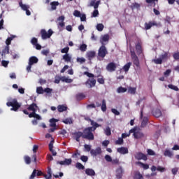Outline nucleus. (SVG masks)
Segmentation results:
<instances>
[{
  "label": "nucleus",
  "mask_w": 179,
  "mask_h": 179,
  "mask_svg": "<svg viewBox=\"0 0 179 179\" xmlns=\"http://www.w3.org/2000/svg\"><path fill=\"white\" fill-rule=\"evenodd\" d=\"M135 50L137 52V55H141V54H142V46L141 45L130 46V54H131L133 64L134 65H136L138 68L139 67V65H140L139 58L136 55V53H135Z\"/></svg>",
  "instance_id": "nucleus-1"
},
{
  "label": "nucleus",
  "mask_w": 179,
  "mask_h": 179,
  "mask_svg": "<svg viewBox=\"0 0 179 179\" xmlns=\"http://www.w3.org/2000/svg\"><path fill=\"white\" fill-rule=\"evenodd\" d=\"M37 108H38V106L35 103H33L29 106V107L27 108V110H29V111H32V113H31L29 115V118H36V120H41V116L36 113V112L37 111Z\"/></svg>",
  "instance_id": "nucleus-2"
},
{
  "label": "nucleus",
  "mask_w": 179,
  "mask_h": 179,
  "mask_svg": "<svg viewBox=\"0 0 179 179\" xmlns=\"http://www.w3.org/2000/svg\"><path fill=\"white\" fill-rule=\"evenodd\" d=\"M7 107H12L10 108L11 111H18L22 105L17 102V99H8V101L6 103Z\"/></svg>",
  "instance_id": "nucleus-3"
},
{
  "label": "nucleus",
  "mask_w": 179,
  "mask_h": 179,
  "mask_svg": "<svg viewBox=\"0 0 179 179\" xmlns=\"http://www.w3.org/2000/svg\"><path fill=\"white\" fill-rule=\"evenodd\" d=\"M84 75H86L88 78L87 81L85 83V85L89 86L90 88L94 87L96 86V79H94V74L89 73L88 71H85Z\"/></svg>",
  "instance_id": "nucleus-4"
},
{
  "label": "nucleus",
  "mask_w": 179,
  "mask_h": 179,
  "mask_svg": "<svg viewBox=\"0 0 179 179\" xmlns=\"http://www.w3.org/2000/svg\"><path fill=\"white\" fill-rule=\"evenodd\" d=\"M93 132L94 131L92 129V127L85 128L83 132V139H87L88 141H94V134H93Z\"/></svg>",
  "instance_id": "nucleus-5"
},
{
  "label": "nucleus",
  "mask_w": 179,
  "mask_h": 179,
  "mask_svg": "<svg viewBox=\"0 0 179 179\" xmlns=\"http://www.w3.org/2000/svg\"><path fill=\"white\" fill-rule=\"evenodd\" d=\"M101 3V1L99 0L96 2V0H92L90 6H93L94 9H95L92 14V17H97L99 16V6Z\"/></svg>",
  "instance_id": "nucleus-6"
},
{
  "label": "nucleus",
  "mask_w": 179,
  "mask_h": 179,
  "mask_svg": "<svg viewBox=\"0 0 179 179\" xmlns=\"http://www.w3.org/2000/svg\"><path fill=\"white\" fill-rule=\"evenodd\" d=\"M54 34L52 29H50L48 32L45 29L41 30V36L42 40H47V38H51V36Z\"/></svg>",
  "instance_id": "nucleus-7"
},
{
  "label": "nucleus",
  "mask_w": 179,
  "mask_h": 179,
  "mask_svg": "<svg viewBox=\"0 0 179 179\" xmlns=\"http://www.w3.org/2000/svg\"><path fill=\"white\" fill-rule=\"evenodd\" d=\"M140 120H142L141 127L145 128V127H146L148 125V123L149 122V117L146 116L143 117V109L141 110Z\"/></svg>",
  "instance_id": "nucleus-8"
},
{
  "label": "nucleus",
  "mask_w": 179,
  "mask_h": 179,
  "mask_svg": "<svg viewBox=\"0 0 179 179\" xmlns=\"http://www.w3.org/2000/svg\"><path fill=\"white\" fill-rule=\"evenodd\" d=\"M108 54V52L107 51V48H106V46H101L100 48L99 49L98 57H99V58H104L106 55H107Z\"/></svg>",
  "instance_id": "nucleus-9"
},
{
  "label": "nucleus",
  "mask_w": 179,
  "mask_h": 179,
  "mask_svg": "<svg viewBox=\"0 0 179 179\" xmlns=\"http://www.w3.org/2000/svg\"><path fill=\"white\" fill-rule=\"evenodd\" d=\"M130 134H134L133 136L135 139H141L144 136L143 133L141 131H136V129L135 128L130 129Z\"/></svg>",
  "instance_id": "nucleus-10"
},
{
  "label": "nucleus",
  "mask_w": 179,
  "mask_h": 179,
  "mask_svg": "<svg viewBox=\"0 0 179 179\" xmlns=\"http://www.w3.org/2000/svg\"><path fill=\"white\" fill-rule=\"evenodd\" d=\"M153 26L158 27L159 24H157V22H156V21H150V22H145L144 24L145 30H150V29H152V27H153Z\"/></svg>",
  "instance_id": "nucleus-11"
},
{
  "label": "nucleus",
  "mask_w": 179,
  "mask_h": 179,
  "mask_svg": "<svg viewBox=\"0 0 179 179\" xmlns=\"http://www.w3.org/2000/svg\"><path fill=\"white\" fill-rule=\"evenodd\" d=\"M116 69H117V64L114 62H110L106 66V71H108V72H115Z\"/></svg>",
  "instance_id": "nucleus-12"
},
{
  "label": "nucleus",
  "mask_w": 179,
  "mask_h": 179,
  "mask_svg": "<svg viewBox=\"0 0 179 179\" xmlns=\"http://www.w3.org/2000/svg\"><path fill=\"white\" fill-rule=\"evenodd\" d=\"M135 159H136V160H144L146 162V160H148V156L142 152H137L135 155Z\"/></svg>",
  "instance_id": "nucleus-13"
},
{
  "label": "nucleus",
  "mask_w": 179,
  "mask_h": 179,
  "mask_svg": "<svg viewBox=\"0 0 179 179\" xmlns=\"http://www.w3.org/2000/svg\"><path fill=\"white\" fill-rule=\"evenodd\" d=\"M57 164H61V166H69L72 164V159H65L64 161H58Z\"/></svg>",
  "instance_id": "nucleus-14"
},
{
  "label": "nucleus",
  "mask_w": 179,
  "mask_h": 179,
  "mask_svg": "<svg viewBox=\"0 0 179 179\" xmlns=\"http://www.w3.org/2000/svg\"><path fill=\"white\" fill-rule=\"evenodd\" d=\"M109 40H110V35H108V34H106L101 36L100 42L103 45H104V44H106V43H108Z\"/></svg>",
  "instance_id": "nucleus-15"
},
{
  "label": "nucleus",
  "mask_w": 179,
  "mask_h": 179,
  "mask_svg": "<svg viewBox=\"0 0 179 179\" xmlns=\"http://www.w3.org/2000/svg\"><path fill=\"white\" fill-rule=\"evenodd\" d=\"M90 154L94 157L99 156V155H101V148L98 147L95 150H91Z\"/></svg>",
  "instance_id": "nucleus-16"
},
{
  "label": "nucleus",
  "mask_w": 179,
  "mask_h": 179,
  "mask_svg": "<svg viewBox=\"0 0 179 179\" xmlns=\"http://www.w3.org/2000/svg\"><path fill=\"white\" fill-rule=\"evenodd\" d=\"M152 114L154 117H155V118H160V117H162V110L160 109H154L152 111Z\"/></svg>",
  "instance_id": "nucleus-17"
},
{
  "label": "nucleus",
  "mask_w": 179,
  "mask_h": 179,
  "mask_svg": "<svg viewBox=\"0 0 179 179\" xmlns=\"http://www.w3.org/2000/svg\"><path fill=\"white\" fill-rule=\"evenodd\" d=\"M73 136L77 142H80V138H83V132L76 131L73 133Z\"/></svg>",
  "instance_id": "nucleus-18"
},
{
  "label": "nucleus",
  "mask_w": 179,
  "mask_h": 179,
  "mask_svg": "<svg viewBox=\"0 0 179 179\" xmlns=\"http://www.w3.org/2000/svg\"><path fill=\"white\" fill-rule=\"evenodd\" d=\"M164 156H165V157H170V159H171V157L174 156V152L170 149L166 148L164 152Z\"/></svg>",
  "instance_id": "nucleus-19"
},
{
  "label": "nucleus",
  "mask_w": 179,
  "mask_h": 179,
  "mask_svg": "<svg viewBox=\"0 0 179 179\" xmlns=\"http://www.w3.org/2000/svg\"><path fill=\"white\" fill-rule=\"evenodd\" d=\"M85 174L90 176V177H94V176H96V172L92 169L88 168L85 169Z\"/></svg>",
  "instance_id": "nucleus-20"
},
{
  "label": "nucleus",
  "mask_w": 179,
  "mask_h": 179,
  "mask_svg": "<svg viewBox=\"0 0 179 179\" xmlns=\"http://www.w3.org/2000/svg\"><path fill=\"white\" fill-rule=\"evenodd\" d=\"M94 57H96L95 51H89L87 52V58H88L89 61H92Z\"/></svg>",
  "instance_id": "nucleus-21"
},
{
  "label": "nucleus",
  "mask_w": 179,
  "mask_h": 179,
  "mask_svg": "<svg viewBox=\"0 0 179 179\" xmlns=\"http://www.w3.org/2000/svg\"><path fill=\"white\" fill-rule=\"evenodd\" d=\"M122 173H124V170L122 169V167H119L117 169L116 178L117 179L122 178Z\"/></svg>",
  "instance_id": "nucleus-22"
},
{
  "label": "nucleus",
  "mask_w": 179,
  "mask_h": 179,
  "mask_svg": "<svg viewBox=\"0 0 179 179\" xmlns=\"http://www.w3.org/2000/svg\"><path fill=\"white\" fill-rule=\"evenodd\" d=\"M58 121H59V120L55 118L50 119L49 121V122L50 123V127H51L52 128L57 127V122H58Z\"/></svg>",
  "instance_id": "nucleus-23"
},
{
  "label": "nucleus",
  "mask_w": 179,
  "mask_h": 179,
  "mask_svg": "<svg viewBox=\"0 0 179 179\" xmlns=\"http://www.w3.org/2000/svg\"><path fill=\"white\" fill-rule=\"evenodd\" d=\"M91 125L92 127H90V128H92V129L94 132V131H96V129H97V128H99V127H101V124H98L96 122H94V120L91 121Z\"/></svg>",
  "instance_id": "nucleus-24"
},
{
  "label": "nucleus",
  "mask_w": 179,
  "mask_h": 179,
  "mask_svg": "<svg viewBox=\"0 0 179 179\" xmlns=\"http://www.w3.org/2000/svg\"><path fill=\"white\" fill-rule=\"evenodd\" d=\"M117 150L121 155H127L128 153V148L124 147L118 148Z\"/></svg>",
  "instance_id": "nucleus-25"
},
{
  "label": "nucleus",
  "mask_w": 179,
  "mask_h": 179,
  "mask_svg": "<svg viewBox=\"0 0 179 179\" xmlns=\"http://www.w3.org/2000/svg\"><path fill=\"white\" fill-rule=\"evenodd\" d=\"M37 62H38V59L36 57L32 56L29 58V64H30V65H34V64H37Z\"/></svg>",
  "instance_id": "nucleus-26"
},
{
  "label": "nucleus",
  "mask_w": 179,
  "mask_h": 179,
  "mask_svg": "<svg viewBox=\"0 0 179 179\" xmlns=\"http://www.w3.org/2000/svg\"><path fill=\"white\" fill-rule=\"evenodd\" d=\"M101 110L103 113H106L107 111V103L106 102V99L102 100V103L101 104Z\"/></svg>",
  "instance_id": "nucleus-27"
},
{
  "label": "nucleus",
  "mask_w": 179,
  "mask_h": 179,
  "mask_svg": "<svg viewBox=\"0 0 179 179\" xmlns=\"http://www.w3.org/2000/svg\"><path fill=\"white\" fill-rule=\"evenodd\" d=\"M134 179H143V176L139 171H136L134 173Z\"/></svg>",
  "instance_id": "nucleus-28"
},
{
  "label": "nucleus",
  "mask_w": 179,
  "mask_h": 179,
  "mask_svg": "<svg viewBox=\"0 0 179 179\" xmlns=\"http://www.w3.org/2000/svg\"><path fill=\"white\" fill-rule=\"evenodd\" d=\"M68 110V107L65 105H59L57 106V110L59 113H64V111H66Z\"/></svg>",
  "instance_id": "nucleus-29"
},
{
  "label": "nucleus",
  "mask_w": 179,
  "mask_h": 179,
  "mask_svg": "<svg viewBox=\"0 0 179 179\" xmlns=\"http://www.w3.org/2000/svg\"><path fill=\"white\" fill-rule=\"evenodd\" d=\"M160 58L162 60V62H166L167 61V59H169V58H170V54H169L168 52H165L164 54L160 55Z\"/></svg>",
  "instance_id": "nucleus-30"
},
{
  "label": "nucleus",
  "mask_w": 179,
  "mask_h": 179,
  "mask_svg": "<svg viewBox=\"0 0 179 179\" xmlns=\"http://www.w3.org/2000/svg\"><path fill=\"white\" fill-rule=\"evenodd\" d=\"M59 5V2L58 1H52L50 3V6H51V10H57V6Z\"/></svg>",
  "instance_id": "nucleus-31"
},
{
  "label": "nucleus",
  "mask_w": 179,
  "mask_h": 179,
  "mask_svg": "<svg viewBox=\"0 0 179 179\" xmlns=\"http://www.w3.org/2000/svg\"><path fill=\"white\" fill-rule=\"evenodd\" d=\"M96 78H98L97 82L99 83V85H104V83H105V80H104V77H103V76H101V75H98V76H96Z\"/></svg>",
  "instance_id": "nucleus-32"
},
{
  "label": "nucleus",
  "mask_w": 179,
  "mask_h": 179,
  "mask_svg": "<svg viewBox=\"0 0 179 179\" xmlns=\"http://www.w3.org/2000/svg\"><path fill=\"white\" fill-rule=\"evenodd\" d=\"M63 59L65 61V62H71L72 57L69 55V54L66 53L63 55Z\"/></svg>",
  "instance_id": "nucleus-33"
},
{
  "label": "nucleus",
  "mask_w": 179,
  "mask_h": 179,
  "mask_svg": "<svg viewBox=\"0 0 179 179\" xmlns=\"http://www.w3.org/2000/svg\"><path fill=\"white\" fill-rule=\"evenodd\" d=\"M19 5L21 7V9H22V10H27V9H30V6L23 4L22 1L19 3Z\"/></svg>",
  "instance_id": "nucleus-34"
},
{
  "label": "nucleus",
  "mask_w": 179,
  "mask_h": 179,
  "mask_svg": "<svg viewBox=\"0 0 179 179\" xmlns=\"http://www.w3.org/2000/svg\"><path fill=\"white\" fill-rule=\"evenodd\" d=\"M131 65H132L131 62H128L127 64H126L122 69L124 71V72H128V71H129V68H131Z\"/></svg>",
  "instance_id": "nucleus-35"
},
{
  "label": "nucleus",
  "mask_w": 179,
  "mask_h": 179,
  "mask_svg": "<svg viewBox=\"0 0 179 179\" xmlns=\"http://www.w3.org/2000/svg\"><path fill=\"white\" fill-rule=\"evenodd\" d=\"M76 100L80 101V100H83V99H85L86 96L83 93H78L76 94Z\"/></svg>",
  "instance_id": "nucleus-36"
},
{
  "label": "nucleus",
  "mask_w": 179,
  "mask_h": 179,
  "mask_svg": "<svg viewBox=\"0 0 179 179\" xmlns=\"http://www.w3.org/2000/svg\"><path fill=\"white\" fill-rule=\"evenodd\" d=\"M137 164H139V166H141L144 170H148L149 169V164H143V162H137Z\"/></svg>",
  "instance_id": "nucleus-37"
},
{
  "label": "nucleus",
  "mask_w": 179,
  "mask_h": 179,
  "mask_svg": "<svg viewBox=\"0 0 179 179\" xmlns=\"http://www.w3.org/2000/svg\"><path fill=\"white\" fill-rule=\"evenodd\" d=\"M152 62H154L157 65H162V64H163V60H162L161 57H159L158 59H152Z\"/></svg>",
  "instance_id": "nucleus-38"
},
{
  "label": "nucleus",
  "mask_w": 179,
  "mask_h": 179,
  "mask_svg": "<svg viewBox=\"0 0 179 179\" xmlns=\"http://www.w3.org/2000/svg\"><path fill=\"white\" fill-rule=\"evenodd\" d=\"M128 92L130 93V94H135L136 93V87H129L128 88Z\"/></svg>",
  "instance_id": "nucleus-39"
},
{
  "label": "nucleus",
  "mask_w": 179,
  "mask_h": 179,
  "mask_svg": "<svg viewBox=\"0 0 179 179\" xmlns=\"http://www.w3.org/2000/svg\"><path fill=\"white\" fill-rule=\"evenodd\" d=\"M62 122H64V124H73V121H72V118L69 117V118H66L64 120L62 121Z\"/></svg>",
  "instance_id": "nucleus-40"
},
{
  "label": "nucleus",
  "mask_w": 179,
  "mask_h": 179,
  "mask_svg": "<svg viewBox=\"0 0 179 179\" xmlns=\"http://www.w3.org/2000/svg\"><path fill=\"white\" fill-rule=\"evenodd\" d=\"M31 43L32 45H40V44H38V40L34 37L31 38Z\"/></svg>",
  "instance_id": "nucleus-41"
},
{
  "label": "nucleus",
  "mask_w": 179,
  "mask_h": 179,
  "mask_svg": "<svg viewBox=\"0 0 179 179\" xmlns=\"http://www.w3.org/2000/svg\"><path fill=\"white\" fill-rule=\"evenodd\" d=\"M24 162L26 163V164H30V163H31V158H30V157L25 155L24 157Z\"/></svg>",
  "instance_id": "nucleus-42"
},
{
  "label": "nucleus",
  "mask_w": 179,
  "mask_h": 179,
  "mask_svg": "<svg viewBox=\"0 0 179 179\" xmlns=\"http://www.w3.org/2000/svg\"><path fill=\"white\" fill-rule=\"evenodd\" d=\"M16 37L15 36H12L10 37H8L6 41V45H10V43L12 42V40Z\"/></svg>",
  "instance_id": "nucleus-43"
},
{
  "label": "nucleus",
  "mask_w": 179,
  "mask_h": 179,
  "mask_svg": "<svg viewBox=\"0 0 179 179\" xmlns=\"http://www.w3.org/2000/svg\"><path fill=\"white\" fill-rule=\"evenodd\" d=\"M76 167L78 170H85V166H83V164H80V162H77L76 164Z\"/></svg>",
  "instance_id": "nucleus-44"
},
{
  "label": "nucleus",
  "mask_w": 179,
  "mask_h": 179,
  "mask_svg": "<svg viewBox=\"0 0 179 179\" xmlns=\"http://www.w3.org/2000/svg\"><path fill=\"white\" fill-rule=\"evenodd\" d=\"M168 87L169 89H171L172 90H175V92H178V90H179L178 87H177V86H176V85H174L173 84H169L168 85Z\"/></svg>",
  "instance_id": "nucleus-45"
},
{
  "label": "nucleus",
  "mask_w": 179,
  "mask_h": 179,
  "mask_svg": "<svg viewBox=\"0 0 179 179\" xmlns=\"http://www.w3.org/2000/svg\"><path fill=\"white\" fill-rule=\"evenodd\" d=\"M48 176L46 175V174L44 175V178H46V179H50V178H52V172H51V169H48Z\"/></svg>",
  "instance_id": "nucleus-46"
},
{
  "label": "nucleus",
  "mask_w": 179,
  "mask_h": 179,
  "mask_svg": "<svg viewBox=\"0 0 179 179\" xmlns=\"http://www.w3.org/2000/svg\"><path fill=\"white\" fill-rule=\"evenodd\" d=\"M76 61L78 64H85V62H86V59L84 57H77Z\"/></svg>",
  "instance_id": "nucleus-47"
},
{
  "label": "nucleus",
  "mask_w": 179,
  "mask_h": 179,
  "mask_svg": "<svg viewBox=\"0 0 179 179\" xmlns=\"http://www.w3.org/2000/svg\"><path fill=\"white\" fill-rule=\"evenodd\" d=\"M96 30H98V31H103V30H104V25L103 24H97Z\"/></svg>",
  "instance_id": "nucleus-48"
},
{
  "label": "nucleus",
  "mask_w": 179,
  "mask_h": 179,
  "mask_svg": "<svg viewBox=\"0 0 179 179\" xmlns=\"http://www.w3.org/2000/svg\"><path fill=\"white\" fill-rule=\"evenodd\" d=\"M105 135H106V136H110V135H111V129L110 127H107L105 129Z\"/></svg>",
  "instance_id": "nucleus-49"
},
{
  "label": "nucleus",
  "mask_w": 179,
  "mask_h": 179,
  "mask_svg": "<svg viewBox=\"0 0 179 179\" xmlns=\"http://www.w3.org/2000/svg\"><path fill=\"white\" fill-rule=\"evenodd\" d=\"M79 156H80V152H79V150H76V151L71 155V157H73V159H76V157H79Z\"/></svg>",
  "instance_id": "nucleus-50"
},
{
  "label": "nucleus",
  "mask_w": 179,
  "mask_h": 179,
  "mask_svg": "<svg viewBox=\"0 0 179 179\" xmlns=\"http://www.w3.org/2000/svg\"><path fill=\"white\" fill-rule=\"evenodd\" d=\"M132 9H139L141 8V4L138 3H133L131 4Z\"/></svg>",
  "instance_id": "nucleus-51"
},
{
  "label": "nucleus",
  "mask_w": 179,
  "mask_h": 179,
  "mask_svg": "<svg viewBox=\"0 0 179 179\" xmlns=\"http://www.w3.org/2000/svg\"><path fill=\"white\" fill-rule=\"evenodd\" d=\"M73 15V16H76V17H80V16H82L80 11H79L78 10H75Z\"/></svg>",
  "instance_id": "nucleus-52"
},
{
  "label": "nucleus",
  "mask_w": 179,
  "mask_h": 179,
  "mask_svg": "<svg viewBox=\"0 0 179 179\" xmlns=\"http://www.w3.org/2000/svg\"><path fill=\"white\" fill-rule=\"evenodd\" d=\"M127 88L120 87L117 88V93H125V92H127Z\"/></svg>",
  "instance_id": "nucleus-53"
},
{
  "label": "nucleus",
  "mask_w": 179,
  "mask_h": 179,
  "mask_svg": "<svg viewBox=\"0 0 179 179\" xmlns=\"http://www.w3.org/2000/svg\"><path fill=\"white\" fill-rule=\"evenodd\" d=\"M62 80V82H65L66 83H72V82L73 81L72 79L66 78L65 77H63Z\"/></svg>",
  "instance_id": "nucleus-54"
},
{
  "label": "nucleus",
  "mask_w": 179,
  "mask_h": 179,
  "mask_svg": "<svg viewBox=\"0 0 179 179\" xmlns=\"http://www.w3.org/2000/svg\"><path fill=\"white\" fill-rule=\"evenodd\" d=\"M157 171H159L160 173H164V171H166L165 167L160 166H158L157 167Z\"/></svg>",
  "instance_id": "nucleus-55"
},
{
  "label": "nucleus",
  "mask_w": 179,
  "mask_h": 179,
  "mask_svg": "<svg viewBox=\"0 0 179 179\" xmlns=\"http://www.w3.org/2000/svg\"><path fill=\"white\" fill-rule=\"evenodd\" d=\"M36 92L38 94H43L44 93V89H43V87H37Z\"/></svg>",
  "instance_id": "nucleus-56"
},
{
  "label": "nucleus",
  "mask_w": 179,
  "mask_h": 179,
  "mask_svg": "<svg viewBox=\"0 0 179 179\" xmlns=\"http://www.w3.org/2000/svg\"><path fill=\"white\" fill-rule=\"evenodd\" d=\"M80 160L83 162L84 163L87 162V160H89V157L86 155H82L80 157Z\"/></svg>",
  "instance_id": "nucleus-57"
},
{
  "label": "nucleus",
  "mask_w": 179,
  "mask_h": 179,
  "mask_svg": "<svg viewBox=\"0 0 179 179\" xmlns=\"http://www.w3.org/2000/svg\"><path fill=\"white\" fill-rule=\"evenodd\" d=\"M147 153L149 155V156H155L156 155V152H155V151H153L152 149H148Z\"/></svg>",
  "instance_id": "nucleus-58"
},
{
  "label": "nucleus",
  "mask_w": 179,
  "mask_h": 179,
  "mask_svg": "<svg viewBox=\"0 0 179 179\" xmlns=\"http://www.w3.org/2000/svg\"><path fill=\"white\" fill-rule=\"evenodd\" d=\"M36 175H37V170L34 169L31 175L29 176V179H34Z\"/></svg>",
  "instance_id": "nucleus-59"
},
{
  "label": "nucleus",
  "mask_w": 179,
  "mask_h": 179,
  "mask_svg": "<svg viewBox=\"0 0 179 179\" xmlns=\"http://www.w3.org/2000/svg\"><path fill=\"white\" fill-rule=\"evenodd\" d=\"M124 143V138H119L117 141H115V145H122Z\"/></svg>",
  "instance_id": "nucleus-60"
},
{
  "label": "nucleus",
  "mask_w": 179,
  "mask_h": 179,
  "mask_svg": "<svg viewBox=\"0 0 179 179\" xmlns=\"http://www.w3.org/2000/svg\"><path fill=\"white\" fill-rule=\"evenodd\" d=\"M143 44V42H142V40L139 38H136V45H142Z\"/></svg>",
  "instance_id": "nucleus-61"
},
{
  "label": "nucleus",
  "mask_w": 179,
  "mask_h": 179,
  "mask_svg": "<svg viewBox=\"0 0 179 179\" xmlns=\"http://www.w3.org/2000/svg\"><path fill=\"white\" fill-rule=\"evenodd\" d=\"M69 52V47L68 46L62 49L61 50L62 54H68Z\"/></svg>",
  "instance_id": "nucleus-62"
},
{
  "label": "nucleus",
  "mask_w": 179,
  "mask_h": 179,
  "mask_svg": "<svg viewBox=\"0 0 179 179\" xmlns=\"http://www.w3.org/2000/svg\"><path fill=\"white\" fill-rule=\"evenodd\" d=\"M2 66H4V68H8V65H9V61L3 60L1 62Z\"/></svg>",
  "instance_id": "nucleus-63"
},
{
  "label": "nucleus",
  "mask_w": 179,
  "mask_h": 179,
  "mask_svg": "<svg viewBox=\"0 0 179 179\" xmlns=\"http://www.w3.org/2000/svg\"><path fill=\"white\" fill-rule=\"evenodd\" d=\"M84 148L87 152H91L92 150V146L90 145L85 144Z\"/></svg>",
  "instance_id": "nucleus-64"
}]
</instances>
